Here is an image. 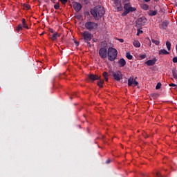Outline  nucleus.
<instances>
[{
	"instance_id": "nucleus-39",
	"label": "nucleus",
	"mask_w": 177,
	"mask_h": 177,
	"mask_svg": "<svg viewBox=\"0 0 177 177\" xmlns=\"http://www.w3.org/2000/svg\"><path fill=\"white\" fill-rule=\"evenodd\" d=\"M173 63H177V57L173 58Z\"/></svg>"
},
{
	"instance_id": "nucleus-11",
	"label": "nucleus",
	"mask_w": 177,
	"mask_h": 177,
	"mask_svg": "<svg viewBox=\"0 0 177 177\" xmlns=\"http://www.w3.org/2000/svg\"><path fill=\"white\" fill-rule=\"evenodd\" d=\"M73 9H75V12L78 13V12L82 9V6L81 3L75 2L73 3Z\"/></svg>"
},
{
	"instance_id": "nucleus-14",
	"label": "nucleus",
	"mask_w": 177,
	"mask_h": 177,
	"mask_svg": "<svg viewBox=\"0 0 177 177\" xmlns=\"http://www.w3.org/2000/svg\"><path fill=\"white\" fill-rule=\"evenodd\" d=\"M120 67H124L127 65V61L124 58H120L118 60Z\"/></svg>"
},
{
	"instance_id": "nucleus-32",
	"label": "nucleus",
	"mask_w": 177,
	"mask_h": 177,
	"mask_svg": "<svg viewBox=\"0 0 177 177\" xmlns=\"http://www.w3.org/2000/svg\"><path fill=\"white\" fill-rule=\"evenodd\" d=\"M169 86H173L174 89H177V85L174 83L169 84Z\"/></svg>"
},
{
	"instance_id": "nucleus-19",
	"label": "nucleus",
	"mask_w": 177,
	"mask_h": 177,
	"mask_svg": "<svg viewBox=\"0 0 177 177\" xmlns=\"http://www.w3.org/2000/svg\"><path fill=\"white\" fill-rule=\"evenodd\" d=\"M159 55H169V52L165 49H161L159 50Z\"/></svg>"
},
{
	"instance_id": "nucleus-12",
	"label": "nucleus",
	"mask_w": 177,
	"mask_h": 177,
	"mask_svg": "<svg viewBox=\"0 0 177 177\" xmlns=\"http://www.w3.org/2000/svg\"><path fill=\"white\" fill-rule=\"evenodd\" d=\"M157 62V59L153 58V59H149L145 62L147 66H154Z\"/></svg>"
},
{
	"instance_id": "nucleus-15",
	"label": "nucleus",
	"mask_w": 177,
	"mask_h": 177,
	"mask_svg": "<svg viewBox=\"0 0 177 177\" xmlns=\"http://www.w3.org/2000/svg\"><path fill=\"white\" fill-rule=\"evenodd\" d=\"M59 37H60V34H59L58 32H55V33H53V35L50 38L52 41H56L57 38H59Z\"/></svg>"
},
{
	"instance_id": "nucleus-37",
	"label": "nucleus",
	"mask_w": 177,
	"mask_h": 177,
	"mask_svg": "<svg viewBox=\"0 0 177 177\" xmlns=\"http://www.w3.org/2000/svg\"><path fill=\"white\" fill-rule=\"evenodd\" d=\"M142 136H144V138H145V139H147V138H149V136L146 133H143Z\"/></svg>"
},
{
	"instance_id": "nucleus-40",
	"label": "nucleus",
	"mask_w": 177,
	"mask_h": 177,
	"mask_svg": "<svg viewBox=\"0 0 177 177\" xmlns=\"http://www.w3.org/2000/svg\"><path fill=\"white\" fill-rule=\"evenodd\" d=\"M83 2L85 3V5H88V3H89V0H83Z\"/></svg>"
},
{
	"instance_id": "nucleus-28",
	"label": "nucleus",
	"mask_w": 177,
	"mask_h": 177,
	"mask_svg": "<svg viewBox=\"0 0 177 177\" xmlns=\"http://www.w3.org/2000/svg\"><path fill=\"white\" fill-rule=\"evenodd\" d=\"M24 9H26V10H28L31 8V6H30V5H28L27 3H24Z\"/></svg>"
},
{
	"instance_id": "nucleus-36",
	"label": "nucleus",
	"mask_w": 177,
	"mask_h": 177,
	"mask_svg": "<svg viewBox=\"0 0 177 177\" xmlns=\"http://www.w3.org/2000/svg\"><path fill=\"white\" fill-rule=\"evenodd\" d=\"M140 59H146V54L140 55Z\"/></svg>"
},
{
	"instance_id": "nucleus-21",
	"label": "nucleus",
	"mask_w": 177,
	"mask_h": 177,
	"mask_svg": "<svg viewBox=\"0 0 177 177\" xmlns=\"http://www.w3.org/2000/svg\"><path fill=\"white\" fill-rule=\"evenodd\" d=\"M133 46H135L136 48H140V42H139V41L138 40H135L133 42Z\"/></svg>"
},
{
	"instance_id": "nucleus-1",
	"label": "nucleus",
	"mask_w": 177,
	"mask_h": 177,
	"mask_svg": "<svg viewBox=\"0 0 177 177\" xmlns=\"http://www.w3.org/2000/svg\"><path fill=\"white\" fill-rule=\"evenodd\" d=\"M91 13L94 19L97 20L98 17H103V15H104L105 11L102 6H97L91 10Z\"/></svg>"
},
{
	"instance_id": "nucleus-48",
	"label": "nucleus",
	"mask_w": 177,
	"mask_h": 177,
	"mask_svg": "<svg viewBox=\"0 0 177 177\" xmlns=\"http://www.w3.org/2000/svg\"><path fill=\"white\" fill-rule=\"evenodd\" d=\"M41 35H44V33H41Z\"/></svg>"
},
{
	"instance_id": "nucleus-30",
	"label": "nucleus",
	"mask_w": 177,
	"mask_h": 177,
	"mask_svg": "<svg viewBox=\"0 0 177 177\" xmlns=\"http://www.w3.org/2000/svg\"><path fill=\"white\" fill-rule=\"evenodd\" d=\"M161 88V83L158 82L156 86V89H160Z\"/></svg>"
},
{
	"instance_id": "nucleus-13",
	"label": "nucleus",
	"mask_w": 177,
	"mask_h": 177,
	"mask_svg": "<svg viewBox=\"0 0 177 177\" xmlns=\"http://www.w3.org/2000/svg\"><path fill=\"white\" fill-rule=\"evenodd\" d=\"M168 24H169V22H168V21H164L160 24V28H161V30H167Z\"/></svg>"
},
{
	"instance_id": "nucleus-23",
	"label": "nucleus",
	"mask_w": 177,
	"mask_h": 177,
	"mask_svg": "<svg viewBox=\"0 0 177 177\" xmlns=\"http://www.w3.org/2000/svg\"><path fill=\"white\" fill-rule=\"evenodd\" d=\"M102 75H103L105 81L107 82L109 81V75L107 74V72H104L102 73Z\"/></svg>"
},
{
	"instance_id": "nucleus-20",
	"label": "nucleus",
	"mask_w": 177,
	"mask_h": 177,
	"mask_svg": "<svg viewBox=\"0 0 177 177\" xmlns=\"http://www.w3.org/2000/svg\"><path fill=\"white\" fill-rule=\"evenodd\" d=\"M158 12L157 11V10H149V12H148V15H149V16H156V15H157V13H158Z\"/></svg>"
},
{
	"instance_id": "nucleus-4",
	"label": "nucleus",
	"mask_w": 177,
	"mask_h": 177,
	"mask_svg": "<svg viewBox=\"0 0 177 177\" xmlns=\"http://www.w3.org/2000/svg\"><path fill=\"white\" fill-rule=\"evenodd\" d=\"M84 26L86 30H87V31L88 32L96 31V30H97V27L99 26V24H97V23L96 22L88 21L85 23Z\"/></svg>"
},
{
	"instance_id": "nucleus-3",
	"label": "nucleus",
	"mask_w": 177,
	"mask_h": 177,
	"mask_svg": "<svg viewBox=\"0 0 177 177\" xmlns=\"http://www.w3.org/2000/svg\"><path fill=\"white\" fill-rule=\"evenodd\" d=\"M118 55V51H117V49L110 47L108 49L107 51V56H108V59L110 62H114L117 59V55Z\"/></svg>"
},
{
	"instance_id": "nucleus-9",
	"label": "nucleus",
	"mask_w": 177,
	"mask_h": 177,
	"mask_svg": "<svg viewBox=\"0 0 177 177\" xmlns=\"http://www.w3.org/2000/svg\"><path fill=\"white\" fill-rule=\"evenodd\" d=\"M114 5L118 12H121L122 10V6L121 4V0H115Z\"/></svg>"
},
{
	"instance_id": "nucleus-47",
	"label": "nucleus",
	"mask_w": 177,
	"mask_h": 177,
	"mask_svg": "<svg viewBox=\"0 0 177 177\" xmlns=\"http://www.w3.org/2000/svg\"><path fill=\"white\" fill-rule=\"evenodd\" d=\"M55 1H56V0H52L53 2H55Z\"/></svg>"
},
{
	"instance_id": "nucleus-44",
	"label": "nucleus",
	"mask_w": 177,
	"mask_h": 177,
	"mask_svg": "<svg viewBox=\"0 0 177 177\" xmlns=\"http://www.w3.org/2000/svg\"><path fill=\"white\" fill-rule=\"evenodd\" d=\"M50 32L53 34L55 32V30H53V29H50Z\"/></svg>"
},
{
	"instance_id": "nucleus-16",
	"label": "nucleus",
	"mask_w": 177,
	"mask_h": 177,
	"mask_svg": "<svg viewBox=\"0 0 177 177\" xmlns=\"http://www.w3.org/2000/svg\"><path fill=\"white\" fill-rule=\"evenodd\" d=\"M134 82H135V79H133V77H129L128 79V86H133Z\"/></svg>"
},
{
	"instance_id": "nucleus-22",
	"label": "nucleus",
	"mask_w": 177,
	"mask_h": 177,
	"mask_svg": "<svg viewBox=\"0 0 177 177\" xmlns=\"http://www.w3.org/2000/svg\"><path fill=\"white\" fill-rule=\"evenodd\" d=\"M126 57H127V59H128L129 60H132V59H133V56H132V55H131V53H129V52H127V53H126Z\"/></svg>"
},
{
	"instance_id": "nucleus-25",
	"label": "nucleus",
	"mask_w": 177,
	"mask_h": 177,
	"mask_svg": "<svg viewBox=\"0 0 177 177\" xmlns=\"http://www.w3.org/2000/svg\"><path fill=\"white\" fill-rule=\"evenodd\" d=\"M23 28H24V27H23V25L19 24L16 30L19 32V31H21V30H23Z\"/></svg>"
},
{
	"instance_id": "nucleus-2",
	"label": "nucleus",
	"mask_w": 177,
	"mask_h": 177,
	"mask_svg": "<svg viewBox=\"0 0 177 177\" xmlns=\"http://www.w3.org/2000/svg\"><path fill=\"white\" fill-rule=\"evenodd\" d=\"M124 11L122 14V16H127V15L131 13V12H135L136 8H133L131 6V3L128 0H122Z\"/></svg>"
},
{
	"instance_id": "nucleus-46",
	"label": "nucleus",
	"mask_w": 177,
	"mask_h": 177,
	"mask_svg": "<svg viewBox=\"0 0 177 177\" xmlns=\"http://www.w3.org/2000/svg\"><path fill=\"white\" fill-rule=\"evenodd\" d=\"M175 6H177V1L175 2Z\"/></svg>"
},
{
	"instance_id": "nucleus-33",
	"label": "nucleus",
	"mask_w": 177,
	"mask_h": 177,
	"mask_svg": "<svg viewBox=\"0 0 177 177\" xmlns=\"http://www.w3.org/2000/svg\"><path fill=\"white\" fill-rule=\"evenodd\" d=\"M155 176L156 177H162V176L161 175V173L160 171H157L156 174H155Z\"/></svg>"
},
{
	"instance_id": "nucleus-34",
	"label": "nucleus",
	"mask_w": 177,
	"mask_h": 177,
	"mask_svg": "<svg viewBox=\"0 0 177 177\" xmlns=\"http://www.w3.org/2000/svg\"><path fill=\"white\" fill-rule=\"evenodd\" d=\"M59 1L63 3V5H65V3H67L68 0H59Z\"/></svg>"
},
{
	"instance_id": "nucleus-43",
	"label": "nucleus",
	"mask_w": 177,
	"mask_h": 177,
	"mask_svg": "<svg viewBox=\"0 0 177 177\" xmlns=\"http://www.w3.org/2000/svg\"><path fill=\"white\" fill-rule=\"evenodd\" d=\"M118 41H119L120 42H122H122H124V39H119Z\"/></svg>"
},
{
	"instance_id": "nucleus-6",
	"label": "nucleus",
	"mask_w": 177,
	"mask_h": 177,
	"mask_svg": "<svg viewBox=\"0 0 177 177\" xmlns=\"http://www.w3.org/2000/svg\"><path fill=\"white\" fill-rule=\"evenodd\" d=\"M111 75H112L116 81H121L122 79V73H121L120 71H118L117 72H111Z\"/></svg>"
},
{
	"instance_id": "nucleus-29",
	"label": "nucleus",
	"mask_w": 177,
	"mask_h": 177,
	"mask_svg": "<svg viewBox=\"0 0 177 177\" xmlns=\"http://www.w3.org/2000/svg\"><path fill=\"white\" fill-rule=\"evenodd\" d=\"M142 8L144 10H149V5L147 4H143Z\"/></svg>"
},
{
	"instance_id": "nucleus-35",
	"label": "nucleus",
	"mask_w": 177,
	"mask_h": 177,
	"mask_svg": "<svg viewBox=\"0 0 177 177\" xmlns=\"http://www.w3.org/2000/svg\"><path fill=\"white\" fill-rule=\"evenodd\" d=\"M138 84L139 83L136 80H134L133 83V86H138Z\"/></svg>"
},
{
	"instance_id": "nucleus-24",
	"label": "nucleus",
	"mask_w": 177,
	"mask_h": 177,
	"mask_svg": "<svg viewBox=\"0 0 177 177\" xmlns=\"http://www.w3.org/2000/svg\"><path fill=\"white\" fill-rule=\"evenodd\" d=\"M172 75L175 80H177V71L176 70H172L171 71Z\"/></svg>"
},
{
	"instance_id": "nucleus-38",
	"label": "nucleus",
	"mask_w": 177,
	"mask_h": 177,
	"mask_svg": "<svg viewBox=\"0 0 177 177\" xmlns=\"http://www.w3.org/2000/svg\"><path fill=\"white\" fill-rule=\"evenodd\" d=\"M140 34H143V30H138L137 35H139Z\"/></svg>"
},
{
	"instance_id": "nucleus-7",
	"label": "nucleus",
	"mask_w": 177,
	"mask_h": 177,
	"mask_svg": "<svg viewBox=\"0 0 177 177\" xmlns=\"http://www.w3.org/2000/svg\"><path fill=\"white\" fill-rule=\"evenodd\" d=\"M107 48L106 47H102L99 50V55L101 59H106L107 57Z\"/></svg>"
},
{
	"instance_id": "nucleus-31",
	"label": "nucleus",
	"mask_w": 177,
	"mask_h": 177,
	"mask_svg": "<svg viewBox=\"0 0 177 177\" xmlns=\"http://www.w3.org/2000/svg\"><path fill=\"white\" fill-rule=\"evenodd\" d=\"M59 8H60V5L59 4V3H57L54 6V9H56L57 10H59Z\"/></svg>"
},
{
	"instance_id": "nucleus-49",
	"label": "nucleus",
	"mask_w": 177,
	"mask_h": 177,
	"mask_svg": "<svg viewBox=\"0 0 177 177\" xmlns=\"http://www.w3.org/2000/svg\"><path fill=\"white\" fill-rule=\"evenodd\" d=\"M71 99H73V97H71Z\"/></svg>"
},
{
	"instance_id": "nucleus-42",
	"label": "nucleus",
	"mask_w": 177,
	"mask_h": 177,
	"mask_svg": "<svg viewBox=\"0 0 177 177\" xmlns=\"http://www.w3.org/2000/svg\"><path fill=\"white\" fill-rule=\"evenodd\" d=\"M75 44L76 45V46H78L80 45V43L77 41H75Z\"/></svg>"
},
{
	"instance_id": "nucleus-26",
	"label": "nucleus",
	"mask_w": 177,
	"mask_h": 177,
	"mask_svg": "<svg viewBox=\"0 0 177 177\" xmlns=\"http://www.w3.org/2000/svg\"><path fill=\"white\" fill-rule=\"evenodd\" d=\"M166 46L167 48V50H171V42L170 41H166Z\"/></svg>"
},
{
	"instance_id": "nucleus-41",
	"label": "nucleus",
	"mask_w": 177,
	"mask_h": 177,
	"mask_svg": "<svg viewBox=\"0 0 177 177\" xmlns=\"http://www.w3.org/2000/svg\"><path fill=\"white\" fill-rule=\"evenodd\" d=\"M111 162V160L110 159L106 160V164H110Z\"/></svg>"
},
{
	"instance_id": "nucleus-45",
	"label": "nucleus",
	"mask_w": 177,
	"mask_h": 177,
	"mask_svg": "<svg viewBox=\"0 0 177 177\" xmlns=\"http://www.w3.org/2000/svg\"><path fill=\"white\" fill-rule=\"evenodd\" d=\"M145 2H150V0H145Z\"/></svg>"
},
{
	"instance_id": "nucleus-10",
	"label": "nucleus",
	"mask_w": 177,
	"mask_h": 177,
	"mask_svg": "<svg viewBox=\"0 0 177 177\" xmlns=\"http://www.w3.org/2000/svg\"><path fill=\"white\" fill-rule=\"evenodd\" d=\"M88 78L91 82H94V81H97V80H100V76L97 75L91 74L88 75Z\"/></svg>"
},
{
	"instance_id": "nucleus-17",
	"label": "nucleus",
	"mask_w": 177,
	"mask_h": 177,
	"mask_svg": "<svg viewBox=\"0 0 177 177\" xmlns=\"http://www.w3.org/2000/svg\"><path fill=\"white\" fill-rule=\"evenodd\" d=\"M104 82V80L100 79V80H97V85H98V86L100 88H102Z\"/></svg>"
},
{
	"instance_id": "nucleus-5",
	"label": "nucleus",
	"mask_w": 177,
	"mask_h": 177,
	"mask_svg": "<svg viewBox=\"0 0 177 177\" xmlns=\"http://www.w3.org/2000/svg\"><path fill=\"white\" fill-rule=\"evenodd\" d=\"M81 35L84 39V41L86 44H88V45H91V42L89 41L92 40V38H93V35L88 30H84L83 32H81Z\"/></svg>"
},
{
	"instance_id": "nucleus-18",
	"label": "nucleus",
	"mask_w": 177,
	"mask_h": 177,
	"mask_svg": "<svg viewBox=\"0 0 177 177\" xmlns=\"http://www.w3.org/2000/svg\"><path fill=\"white\" fill-rule=\"evenodd\" d=\"M22 26L27 30L29 28L28 25H27V22L26 21V19H22Z\"/></svg>"
},
{
	"instance_id": "nucleus-27",
	"label": "nucleus",
	"mask_w": 177,
	"mask_h": 177,
	"mask_svg": "<svg viewBox=\"0 0 177 177\" xmlns=\"http://www.w3.org/2000/svg\"><path fill=\"white\" fill-rule=\"evenodd\" d=\"M151 42L153 44H155V45H160V41L155 40L154 39H151Z\"/></svg>"
},
{
	"instance_id": "nucleus-8",
	"label": "nucleus",
	"mask_w": 177,
	"mask_h": 177,
	"mask_svg": "<svg viewBox=\"0 0 177 177\" xmlns=\"http://www.w3.org/2000/svg\"><path fill=\"white\" fill-rule=\"evenodd\" d=\"M136 23L138 26H146V23H147V19H146L145 17H139L137 19Z\"/></svg>"
}]
</instances>
